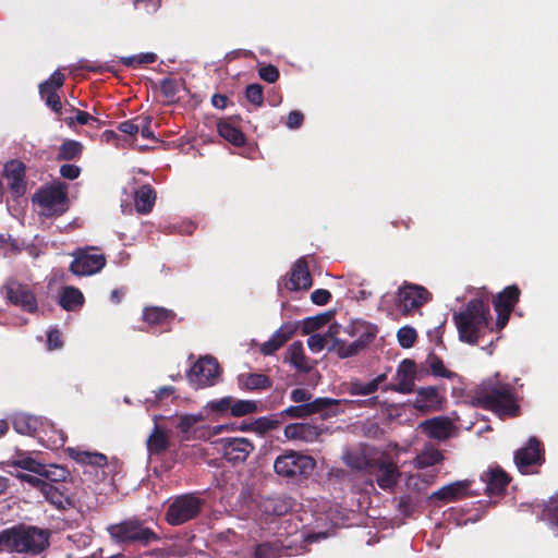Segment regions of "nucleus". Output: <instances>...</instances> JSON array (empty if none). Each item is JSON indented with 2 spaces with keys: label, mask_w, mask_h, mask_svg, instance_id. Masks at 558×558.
Listing matches in <instances>:
<instances>
[{
  "label": "nucleus",
  "mask_w": 558,
  "mask_h": 558,
  "mask_svg": "<svg viewBox=\"0 0 558 558\" xmlns=\"http://www.w3.org/2000/svg\"><path fill=\"white\" fill-rule=\"evenodd\" d=\"M333 349L340 359L354 356L364 350L356 340L351 343H347L344 340H337Z\"/></svg>",
  "instance_id": "nucleus-51"
},
{
  "label": "nucleus",
  "mask_w": 558,
  "mask_h": 558,
  "mask_svg": "<svg viewBox=\"0 0 558 558\" xmlns=\"http://www.w3.org/2000/svg\"><path fill=\"white\" fill-rule=\"evenodd\" d=\"M81 168L73 163H64L60 167V175L68 180H75L81 174Z\"/></svg>",
  "instance_id": "nucleus-60"
},
{
  "label": "nucleus",
  "mask_w": 558,
  "mask_h": 558,
  "mask_svg": "<svg viewBox=\"0 0 558 558\" xmlns=\"http://www.w3.org/2000/svg\"><path fill=\"white\" fill-rule=\"evenodd\" d=\"M399 344L404 349H410L414 345L417 339V332L413 327H401L397 332Z\"/></svg>",
  "instance_id": "nucleus-53"
},
{
  "label": "nucleus",
  "mask_w": 558,
  "mask_h": 558,
  "mask_svg": "<svg viewBox=\"0 0 558 558\" xmlns=\"http://www.w3.org/2000/svg\"><path fill=\"white\" fill-rule=\"evenodd\" d=\"M161 94L170 100H173L179 92L178 83L171 77H165L159 83Z\"/></svg>",
  "instance_id": "nucleus-57"
},
{
  "label": "nucleus",
  "mask_w": 558,
  "mask_h": 558,
  "mask_svg": "<svg viewBox=\"0 0 558 558\" xmlns=\"http://www.w3.org/2000/svg\"><path fill=\"white\" fill-rule=\"evenodd\" d=\"M11 465L26 470V471L35 473L37 475H40V472H44V470H45V464L36 461L32 457H21L19 459H15V460L11 461Z\"/></svg>",
  "instance_id": "nucleus-50"
},
{
  "label": "nucleus",
  "mask_w": 558,
  "mask_h": 558,
  "mask_svg": "<svg viewBox=\"0 0 558 558\" xmlns=\"http://www.w3.org/2000/svg\"><path fill=\"white\" fill-rule=\"evenodd\" d=\"M66 451L71 459L83 465L104 468L108 463L107 457L100 452L82 451L75 448H69Z\"/></svg>",
  "instance_id": "nucleus-35"
},
{
  "label": "nucleus",
  "mask_w": 558,
  "mask_h": 558,
  "mask_svg": "<svg viewBox=\"0 0 558 558\" xmlns=\"http://www.w3.org/2000/svg\"><path fill=\"white\" fill-rule=\"evenodd\" d=\"M430 300V293L424 287L404 283L398 290L397 305L402 315L408 316L413 310L422 307Z\"/></svg>",
  "instance_id": "nucleus-14"
},
{
  "label": "nucleus",
  "mask_w": 558,
  "mask_h": 558,
  "mask_svg": "<svg viewBox=\"0 0 558 558\" xmlns=\"http://www.w3.org/2000/svg\"><path fill=\"white\" fill-rule=\"evenodd\" d=\"M146 447L149 456H162L170 447V439L167 432L159 425H155L153 432L146 440Z\"/></svg>",
  "instance_id": "nucleus-32"
},
{
  "label": "nucleus",
  "mask_w": 558,
  "mask_h": 558,
  "mask_svg": "<svg viewBox=\"0 0 558 558\" xmlns=\"http://www.w3.org/2000/svg\"><path fill=\"white\" fill-rule=\"evenodd\" d=\"M444 460V454L436 448H426L418 453L413 461L416 469H425L428 466L436 465Z\"/></svg>",
  "instance_id": "nucleus-42"
},
{
  "label": "nucleus",
  "mask_w": 558,
  "mask_h": 558,
  "mask_svg": "<svg viewBox=\"0 0 558 558\" xmlns=\"http://www.w3.org/2000/svg\"><path fill=\"white\" fill-rule=\"evenodd\" d=\"M313 280L304 257L299 258L292 266L289 278L284 280V289L288 291L308 290Z\"/></svg>",
  "instance_id": "nucleus-19"
},
{
  "label": "nucleus",
  "mask_w": 558,
  "mask_h": 558,
  "mask_svg": "<svg viewBox=\"0 0 558 558\" xmlns=\"http://www.w3.org/2000/svg\"><path fill=\"white\" fill-rule=\"evenodd\" d=\"M174 317L175 314L165 307L150 306L143 311V320L151 327L167 328Z\"/></svg>",
  "instance_id": "nucleus-31"
},
{
  "label": "nucleus",
  "mask_w": 558,
  "mask_h": 558,
  "mask_svg": "<svg viewBox=\"0 0 558 558\" xmlns=\"http://www.w3.org/2000/svg\"><path fill=\"white\" fill-rule=\"evenodd\" d=\"M157 198V193L150 184L141 185L134 193V206L138 214L151 213Z\"/></svg>",
  "instance_id": "nucleus-30"
},
{
  "label": "nucleus",
  "mask_w": 558,
  "mask_h": 558,
  "mask_svg": "<svg viewBox=\"0 0 558 558\" xmlns=\"http://www.w3.org/2000/svg\"><path fill=\"white\" fill-rule=\"evenodd\" d=\"M544 462V448L536 437H531L524 447L514 452V463L522 474L537 473V468Z\"/></svg>",
  "instance_id": "nucleus-9"
},
{
  "label": "nucleus",
  "mask_w": 558,
  "mask_h": 558,
  "mask_svg": "<svg viewBox=\"0 0 558 558\" xmlns=\"http://www.w3.org/2000/svg\"><path fill=\"white\" fill-rule=\"evenodd\" d=\"M1 294L9 304L26 313L34 314L38 310L37 298L32 287L14 278H9L4 282Z\"/></svg>",
  "instance_id": "nucleus-7"
},
{
  "label": "nucleus",
  "mask_w": 558,
  "mask_h": 558,
  "mask_svg": "<svg viewBox=\"0 0 558 558\" xmlns=\"http://www.w3.org/2000/svg\"><path fill=\"white\" fill-rule=\"evenodd\" d=\"M220 373L218 361L214 356L199 357L186 374L189 381L198 387L213 386Z\"/></svg>",
  "instance_id": "nucleus-11"
},
{
  "label": "nucleus",
  "mask_w": 558,
  "mask_h": 558,
  "mask_svg": "<svg viewBox=\"0 0 558 558\" xmlns=\"http://www.w3.org/2000/svg\"><path fill=\"white\" fill-rule=\"evenodd\" d=\"M416 376V364L413 360L404 359L397 369V384L390 389L401 393H411L414 391V380Z\"/></svg>",
  "instance_id": "nucleus-21"
},
{
  "label": "nucleus",
  "mask_w": 558,
  "mask_h": 558,
  "mask_svg": "<svg viewBox=\"0 0 558 558\" xmlns=\"http://www.w3.org/2000/svg\"><path fill=\"white\" fill-rule=\"evenodd\" d=\"M378 328L376 325L364 320H355L348 328V333L351 337H355L357 343L363 349L367 348L375 340Z\"/></svg>",
  "instance_id": "nucleus-27"
},
{
  "label": "nucleus",
  "mask_w": 558,
  "mask_h": 558,
  "mask_svg": "<svg viewBox=\"0 0 558 558\" xmlns=\"http://www.w3.org/2000/svg\"><path fill=\"white\" fill-rule=\"evenodd\" d=\"M311 300L316 305H326L331 300V293L326 289H317L312 292Z\"/></svg>",
  "instance_id": "nucleus-61"
},
{
  "label": "nucleus",
  "mask_w": 558,
  "mask_h": 558,
  "mask_svg": "<svg viewBox=\"0 0 558 558\" xmlns=\"http://www.w3.org/2000/svg\"><path fill=\"white\" fill-rule=\"evenodd\" d=\"M471 483L469 480L450 483L434 492L432 498L441 501H454L464 498L469 495Z\"/></svg>",
  "instance_id": "nucleus-25"
},
{
  "label": "nucleus",
  "mask_w": 558,
  "mask_h": 558,
  "mask_svg": "<svg viewBox=\"0 0 558 558\" xmlns=\"http://www.w3.org/2000/svg\"><path fill=\"white\" fill-rule=\"evenodd\" d=\"M15 477L17 480H20L21 482L27 483L29 486L38 489L40 493L44 489V485L47 484V481L41 478V476L38 477V476L31 475V474H27V473H16Z\"/></svg>",
  "instance_id": "nucleus-59"
},
{
  "label": "nucleus",
  "mask_w": 558,
  "mask_h": 558,
  "mask_svg": "<svg viewBox=\"0 0 558 558\" xmlns=\"http://www.w3.org/2000/svg\"><path fill=\"white\" fill-rule=\"evenodd\" d=\"M481 481L485 485V493L493 497L500 496L506 492L511 477L499 465H496L483 472Z\"/></svg>",
  "instance_id": "nucleus-20"
},
{
  "label": "nucleus",
  "mask_w": 558,
  "mask_h": 558,
  "mask_svg": "<svg viewBox=\"0 0 558 558\" xmlns=\"http://www.w3.org/2000/svg\"><path fill=\"white\" fill-rule=\"evenodd\" d=\"M326 337L314 333L307 339V345L313 352H320L326 345Z\"/></svg>",
  "instance_id": "nucleus-64"
},
{
  "label": "nucleus",
  "mask_w": 558,
  "mask_h": 558,
  "mask_svg": "<svg viewBox=\"0 0 558 558\" xmlns=\"http://www.w3.org/2000/svg\"><path fill=\"white\" fill-rule=\"evenodd\" d=\"M204 506L205 499L196 493L179 495L168 506L166 521L171 526L182 525L196 519L201 514Z\"/></svg>",
  "instance_id": "nucleus-4"
},
{
  "label": "nucleus",
  "mask_w": 558,
  "mask_h": 558,
  "mask_svg": "<svg viewBox=\"0 0 558 558\" xmlns=\"http://www.w3.org/2000/svg\"><path fill=\"white\" fill-rule=\"evenodd\" d=\"M298 326L291 323L283 324L276 330L269 340L264 342L260 347V352L264 355H271L283 347L296 332Z\"/></svg>",
  "instance_id": "nucleus-24"
},
{
  "label": "nucleus",
  "mask_w": 558,
  "mask_h": 558,
  "mask_svg": "<svg viewBox=\"0 0 558 558\" xmlns=\"http://www.w3.org/2000/svg\"><path fill=\"white\" fill-rule=\"evenodd\" d=\"M472 405L490 411L499 418H513L521 414L515 388L499 378V375L483 379L470 391Z\"/></svg>",
  "instance_id": "nucleus-1"
},
{
  "label": "nucleus",
  "mask_w": 558,
  "mask_h": 558,
  "mask_svg": "<svg viewBox=\"0 0 558 558\" xmlns=\"http://www.w3.org/2000/svg\"><path fill=\"white\" fill-rule=\"evenodd\" d=\"M33 201L43 208L53 209L65 203V187L62 185L41 187L35 193Z\"/></svg>",
  "instance_id": "nucleus-22"
},
{
  "label": "nucleus",
  "mask_w": 558,
  "mask_h": 558,
  "mask_svg": "<svg viewBox=\"0 0 558 558\" xmlns=\"http://www.w3.org/2000/svg\"><path fill=\"white\" fill-rule=\"evenodd\" d=\"M542 519L558 535V492L553 495L542 509Z\"/></svg>",
  "instance_id": "nucleus-41"
},
{
  "label": "nucleus",
  "mask_w": 558,
  "mask_h": 558,
  "mask_svg": "<svg viewBox=\"0 0 558 558\" xmlns=\"http://www.w3.org/2000/svg\"><path fill=\"white\" fill-rule=\"evenodd\" d=\"M492 320L490 310L487 301L472 299L465 308L453 314V322L458 329L459 339L469 344H477L484 336Z\"/></svg>",
  "instance_id": "nucleus-3"
},
{
  "label": "nucleus",
  "mask_w": 558,
  "mask_h": 558,
  "mask_svg": "<svg viewBox=\"0 0 558 558\" xmlns=\"http://www.w3.org/2000/svg\"><path fill=\"white\" fill-rule=\"evenodd\" d=\"M445 397L436 386L420 387L413 401V408L422 413L440 411L444 408Z\"/></svg>",
  "instance_id": "nucleus-18"
},
{
  "label": "nucleus",
  "mask_w": 558,
  "mask_h": 558,
  "mask_svg": "<svg viewBox=\"0 0 558 558\" xmlns=\"http://www.w3.org/2000/svg\"><path fill=\"white\" fill-rule=\"evenodd\" d=\"M280 546L277 543L265 542L254 547L253 558H279Z\"/></svg>",
  "instance_id": "nucleus-49"
},
{
  "label": "nucleus",
  "mask_w": 558,
  "mask_h": 558,
  "mask_svg": "<svg viewBox=\"0 0 558 558\" xmlns=\"http://www.w3.org/2000/svg\"><path fill=\"white\" fill-rule=\"evenodd\" d=\"M245 98L255 107L264 105V89L260 84H250L245 88Z\"/></svg>",
  "instance_id": "nucleus-54"
},
{
  "label": "nucleus",
  "mask_w": 558,
  "mask_h": 558,
  "mask_svg": "<svg viewBox=\"0 0 558 558\" xmlns=\"http://www.w3.org/2000/svg\"><path fill=\"white\" fill-rule=\"evenodd\" d=\"M319 435L318 427L307 423H292L284 427V436L288 439L313 442Z\"/></svg>",
  "instance_id": "nucleus-28"
},
{
  "label": "nucleus",
  "mask_w": 558,
  "mask_h": 558,
  "mask_svg": "<svg viewBox=\"0 0 558 558\" xmlns=\"http://www.w3.org/2000/svg\"><path fill=\"white\" fill-rule=\"evenodd\" d=\"M64 81V74L54 71L48 80L39 84L40 98L58 116L62 114V104L58 90L63 86Z\"/></svg>",
  "instance_id": "nucleus-17"
},
{
  "label": "nucleus",
  "mask_w": 558,
  "mask_h": 558,
  "mask_svg": "<svg viewBox=\"0 0 558 558\" xmlns=\"http://www.w3.org/2000/svg\"><path fill=\"white\" fill-rule=\"evenodd\" d=\"M90 247L78 248L73 253L74 259L71 262L69 270L78 277L92 276L104 269L107 264L104 254L89 253Z\"/></svg>",
  "instance_id": "nucleus-12"
},
{
  "label": "nucleus",
  "mask_w": 558,
  "mask_h": 558,
  "mask_svg": "<svg viewBox=\"0 0 558 558\" xmlns=\"http://www.w3.org/2000/svg\"><path fill=\"white\" fill-rule=\"evenodd\" d=\"M316 466V461L293 450L284 451L274 463L275 472L286 478L307 477Z\"/></svg>",
  "instance_id": "nucleus-6"
},
{
  "label": "nucleus",
  "mask_w": 558,
  "mask_h": 558,
  "mask_svg": "<svg viewBox=\"0 0 558 558\" xmlns=\"http://www.w3.org/2000/svg\"><path fill=\"white\" fill-rule=\"evenodd\" d=\"M51 536L49 529L19 523L1 531V553L39 557L49 548Z\"/></svg>",
  "instance_id": "nucleus-2"
},
{
  "label": "nucleus",
  "mask_w": 558,
  "mask_h": 558,
  "mask_svg": "<svg viewBox=\"0 0 558 558\" xmlns=\"http://www.w3.org/2000/svg\"><path fill=\"white\" fill-rule=\"evenodd\" d=\"M426 364L432 375L447 379H454L458 374L445 367L442 360L434 352H430L426 359Z\"/></svg>",
  "instance_id": "nucleus-45"
},
{
  "label": "nucleus",
  "mask_w": 558,
  "mask_h": 558,
  "mask_svg": "<svg viewBox=\"0 0 558 558\" xmlns=\"http://www.w3.org/2000/svg\"><path fill=\"white\" fill-rule=\"evenodd\" d=\"M286 360L300 372L307 373L312 369L301 341H295L288 348Z\"/></svg>",
  "instance_id": "nucleus-38"
},
{
  "label": "nucleus",
  "mask_w": 558,
  "mask_h": 558,
  "mask_svg": "<svg viewBox=\"0 0 558 558\" xmlns=\"http://www.w3.org/2000/svg\"><path fill=\"white\" fill-rule=\"evenodd\" d=\"M204 420V416L202 413L198 414H182L178 417L177 422V428L183 433L186 434L191 430L193 426H195L197 423Z\"/></svg>",
  "instance_id": "nucleus-55"
},
{
  "label": "nucleus",
  "mask_w": 558,
  "mask_h": 558,
  "mask_svg": "<svg viewBox=\"0 0 558 558\" xmlns=\"http://www.w3.org/2000/svg\"><path fill=\"white\" fill-rule=\"evenodd\" d=\"M136 120H140L138 124H140L141 135L144 138H147V140L155 138L154 133H153V131L150 129L151 117H148V116H146V117H137Z\"/></svg>",
  "instance_id": "nucleus-62"
},
{
  "label": "nucleus",
  "mask_w": 558,
  "mask_h": 558,
  "mask_svg": "<svg viewBox=\"0 0 558 558\" xmlns=\"http://www.w3.org/2000/svg\"><path fill=\"white\" fill-rule=\"evenodd\" d=\"M343 462L353 470L368 473L373 459H368L363 452L352 450L344 453Z\"/></svg>",
  "instance_id": "nucleus-44"
},
{
  "label": "nucleus",
  "mask_w": 558,
  "mask_h": 558,
  "mask_svg": "<svg viewBox=\"0 0 558 558\" xmlns=\"http://www.w3.org/2000/svg\"><path fill=\"white\" fill-rule=\"evenodd\" d=\"M368 474L376 476L377 485L384 490L392 489L400 477L398 465L393 461L383 458L373 459Z\"/></svg>",
  "instance_id": "nucleus-16"
},
{
  "label": "nucleus",
  "mask_w": 558,
  "mask_h": 558,
  "mask_svg": "<svg viewBox=\"0 0 558 558\" xmlns=\"http://www.w3.org/2000/svg\"><path fill=\"white\" fill-rule=\"evenodd\" d=\"M13 428L21 435H33L37 429V420L25 414L16 415L13 418Z\"/></svg>",
  "instance_id": "nucleus-46"
},
{
  "label": "nucleus",
  "mask_w": 558,
  "mask_h": 558,
  "mask_svg": "<svg viewBox=\"0 0 558 558\" xmlns=\"http://www.w3.org/2000/svg\"><path fill=\"white\" fill-rule=\"evenodd\" d=\"M223 458L236 465L246 461L254 451V444L244 437H227L220 440Z\"/></svg>",
  "instance_id": "nucleus-15"
},
{
  "label": "nucleus",
  "mask_w": 558,
  "mask_h": 558,
  "mask_svg": "<svg viewBox=\"0 0 558 558\" xmlns=\"http://www.w3.org/2000/svg\"><path fill=\"white\" fill-rule=\"evenodd\" d=\"M41 477L46 478L48 483H56V485L61 484L69 476V471L60 465L51 464L46 465L44 472H40Z\"/></svg>",
  "instance_id": "nucleus-47"
},
{
  "label": "nucleus",
  "mask_w": 558,
  "mask_h": 558,
  "mask_svg": "<svg viewBox=\"0 0 558 558\" xmlns=\"http://www.w3.org/2000/svg\"><path fill=\"white\" fill-rule=\"evenodd\" d=\"M424 432L435 439H447L450 435L451 422L447 417H433L422 423Z\"/></svg>",
  "instance_id": "nucleus-36"
},
{
  "label": "nucleus",
  "mask_w": 558,
  "mask_h": 558,
  "mask_svg": "<svg viewBox=\"0 0 558 558\" xmlns=\"http://www.w3.org/2000/svg\"><path fill=\"white\" fill-rule=\"evenodd\" d=\"M84 150L81 142L75 140H65L59 147L57 160L72 161L80 159Z\"/></svg>",
  "instance_id": "nucleus-40"
},
{
  "label": "nucleus",
  "mask_w": 558,
  "mask_h": 558,
  "mask_svg": "<svg viewBox=\"0 0 558 558\" xmlns=\"http://www.w3.org/2000/svg\"><path fill=\"white\" fill-rule=\"evenodd\" d=\"M58 303L63 310L74 312L84 305L85 298L78 288L66 286L62 288Z\"/></svg>",
  "instance_id": "nucleus-33"
},
{
  "label": "nucleus",
  "mask_w": 558,
  "mask_h": 558,
  "mask_svg": "<svg viewBox=\"0 0 558 558\" xmlns=\"http://www.w3.org/2000/svg\"><path fill=\"white\" fill-rule=\"evenodd\" d=\"M206 408L220 416L231 415L234 417L245 416L258 411L256 401L241 400L232 396L211 400L207 403Z\"/></svg>",
  "instance_id": "nucleus-10"
},
{
  "label": "nucleus",
  "mask_w": 558,
  "mask_h": 558,
  "mask_svg": "<svg viewBox=\"0 0 558 558\" xmlns=\"http://www.w3.org/2000/svg\"><path fill=\"white\" fill-rule=\"evenodd\" d=\"M4 177L8 180L10 191L15 196H21L25 193V165L19 160H11L5 163L3 170Z\"/></svg>",
  "instance_id": "nucleus-23"
},
{
  "label": "nucleus",
  "mask_w": 558,
  "mask_h": 558,
  "mask_svg": "<svg viewBox=\"0 0 558 558\" xmlns=\"http://www.w3.org/2000/svg\"><path fill=\"white\" fill-rule=\"evenodd\" d=\"M140 120L133 119L123 121L118 125V130L122 133L129 134V135H136L140 132Z\"/></svg>",
  "instance_id": "nucleus-63"
},
{
  "label": "nucleus",
  "mask_w": 558,
  "mask_h": 558,
  "mask_svg": "<svg viewBox=\"0 0 558 558\" xmlns=\"http://www.w3.org/2000/svg\"><path fill=\"white\" fill-rule=\"evenodd\" d=\"M108 532L119 543L148 545L160 539L156 532L144 525V521L135 518L109 525Z\"/></svg>",
  "instance_id": "nucleus-5"
},
{
  "label": "nucleus",
  "mask_w": 558,
  "mask_h": 558,
  "mask_svg": "<svg viewBox=\"0 0 558 558\" xmlns=\"http://www.w3.org/2000/svg\"><path fill=\"white\" fill-rule=\"evenodd\" d=\"M293 500L287 496H272L264 499L263 511L269 515L281 517L292 510Z\"/></svg>",
  "instance_id": "nucleus-34"
},
{
  "label": "nucleus",
  "mask_w": 558,
  "mask_h": 558,
  "mask_svg": "<svg viewBox=\"0 0 558 558\" xmlns=\"http://www.w3.org/2000/svg\"><path fill=\"white\" fill-rule=\"evenodd\" d=\"M157 60V56L154 52H143L135 56L122 57L121 63L129 68H137L145 64H151Z\"/></svg>",
  "instance_id": "nucleus-48"
},
{
  "label": "nucleus",
  "mask_w": 558,
  "mask_h": 558,
  "mask_svg": "<svg viewBox=\"0 0 558 558\" xmlns=\"http://www.w3.org/2000/svg\"><path fill=\"white\" fill-rule=\"evenodd\" d=\"M280 421L275 416H262L251 424H243L241 430H254L258 434H266L278 428Z\"/></svg>",
  "instance_id": "nucleus-43"
},
{
  "label": "nucleus",
  "mask_w": 558,
  "mask_h": 558,
  "mask_svg": "<svg viewBox=\"0 0 558 558\" xmlns=\"http://www.w3.org/2000/svg\"><path fill=\"white\" fill-rule=\"evenodd\" d=\"M239 384L242 389L246 390H265L272 386L271 379L264 374L251 373L247 375H241L239 377Z\"/></svg>",
  "instance_id": "nucleus-39"
},
{
  "label": "nucleus",
  "mask_w": 558,
  "mask_h": 558,
  "mask_svg": "<svg viewBox=\"0 0 558 558\" xmlns=\"http://www.w3.org/2000/svg\"><path fill=\"white\" fill-rule=\"evenodd\" d=\"M41 494L57 509L65 510L73 507V501L64 490L63 484L56 485L47 482Z\"/></svg>",
  "instance_id": "nucleus-29"
},
{
  "label": "nucleus",
  "mask_w": 558,
  "mask_h": 558,
  "mask_svg": "<svg viewBox=\"0 0 558 558\" xmlns=\"http://www.w3.org/2000/svg\"><path fill=\"white\" fill-rule=\"evenodd\" d=\"M520 288L517 284H511L493 298V306L497 313L496 327L498 330L507 326L511 312L520 300Z\"/></svg>",
  "instance_id": "nucleus-13"
},
{
  "label": "nucleus",
  "mask_w": 558,
  "mask_h": 558,
  "mask_svg": "<svg viewBox=\"0 0 558 558\" xmlns=\"http://www.w3.org/2000/svg\"><path fill=\"white\" fill-rule=\"evenodd\" d=\"M258 75L263 81L274 84L279 80L280 72L277 66L268 64L258 69Z\"/></svg>",
  "instance_id": "nucleus-58"
},
{
  "label": "nucleus",
  "mask_w": 558,
  "mask_h": 558,
  "mask_svg": "<svg viewBox=\"0 0 558 558\" xmlns=\"http://www.w3.org/2000/svg\"><path fill=\"white\" fill-rule=\"evenodd\" d=\"M330 319L329 314H320L314 317H308L304 322L303 331L304 333L308 335L320 327L325 326Z\"/></svg>",
  "instance_id": "nucleus-56"
},
{
  "label": "nucleus",
  "mask_w": 558,
  "mask_h": 558,
  "mask_svg": "<svg viewBox=\"0 0 558 558\" xmlns=\"http://www.w3.org/2000/svg\"><path fill=\"white\" fill-rule=\"evenodd\" d=\"M341 404V399L319 397L311 402L291 405L282 413L294 418L306 417L313 414H320L323 418H328L343 412V410L340 409Z\"/></svg>",
  "instance_id": "nucleus-8"
},
{
  "label": "nucleus",
  "mask_w": 558,
  "mask_h": 558,
  "mask_svg": "<svg viewBox=\"0 0 558 558\" xmlns=\"http://www.w3.org/2000/svg\"><path fill=\"white\" fill-rule=\"evenodd\" d=\"M386 379V374H380L368 383H362L359 379H353L348 384L347 391L351 396H369L376 392Z\"/></svg>",
  "instance_id": "nucleus-37"
},
{
  "label": "nucleus",
  "mask_w": 558,
  "mask_h": 558,
  "mask_svg": "<svg viewBox=\"0 0 558 558\" xmlns=\"http://www.w3.org/2000/svg\"><path fill=\"white\" fill-rule=\"evenodd\" d=\"M240 117H231L227 120H221L217 124L219 135L236 147H242L246 144L245 134L234 125V121H240Z\"/></svg>",
  "instance_id": "nucleus-26"
},
{
  "label": "nucleus",
  "mask_w": 558,
  "mask_h": 558,
  "mask_svg": "<svg viewBox=\"0 0 558 558\" xmlns=\"http://www.w3.org/2000/svg\"><path fill=\"white\" fill-rule=\"evenodd\" d=\"M72 112H75L74 117H69L64 119V122L68 126L73 128L75 124H89L92 122L99 123V120L97 118H94L90 113L86 111H82L78 109H75L73 106H71L70 109Z\"/></svg>",
  "instance_id": "nucleus-52"
}]
</instances>
